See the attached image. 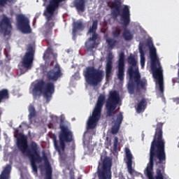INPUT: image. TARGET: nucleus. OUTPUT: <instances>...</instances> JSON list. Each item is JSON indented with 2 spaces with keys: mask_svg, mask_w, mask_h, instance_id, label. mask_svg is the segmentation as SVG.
Returning <instances> with one entry per match:
<instances>
[{
  "mask_svg": "<svg viewBox=\"0 0 179 179\" xmlns=\"http://www.w3.org/2000/svg\"><path fill=\"white\" fill-rule=\"evenodd\" d=\"M164 123L158 122L155 129V133L150 149V161L145 169V174L148 179H166L167 174L164 170V166H161L156 169L155 176H153V166L156 159V165L163 164L166 162V141L163 138Z\"/></svg>",
  "mask_w": 179,
  "mask_h": 179,
  "instance_id": "obj_1",
  "label": "nucleus"
},
{
  "mask_svg": "<svg viewBox=\"0 0 179 179\" xmlns=\"http://www.w3.org/2000/svg\"><path fill=\"white\" fill-rule=\"evenodd\" d=\"M17 148L22 153H27V156L29 157L31 162V166L34 173H37V164L36 163H41L43 160L45 164V179H52V167L50 161H48V157L45 152H42V157L40 156V152H38V145L35 141H31L29 148L27 143V138L23 134H20V137L17 141Z\"/></svg>",
  "mask_w": 179,
  "mask_h": 179,
  "instance_id": "obj_2",
  "label": "nucleus"
},
{
  "mask_svg": "<svg viewBox=\"0 0 179 179\" xmlns=\"http://www.w3.org/2000/svg\"><path fill=\"white\" fill-rule=\"evenodd\" d=\"M62 77V70L61 69V66L56 64L53 69L46 72V78L49 82L45 83L44 80H40L34 84L32 89L33 95L37 97V96L43 94L46 101L48 103L50 102L52 94L55 92V85L52 82H57Z\"/></svg>",
  "mask_w": 179,
  "mask_h": 179,
  "instance_id": "obj_3",
  "label": "nucleus"
},
{
  "mask_svg": "<svg viewBox=\"0 0 179 179\" xmlns=\"http://www.w3.org/2000/svg\"><path fill=\"white\" fill-rule=\"evenodd\" d=\"M129 67L127 69V74L129 75V83L127 84V89L129 94L139 92L141 89H146L148 86V80L146 79H141V73H139V68L138 67V61L134 56H129L127 58Z\"/></svg>",
  "mask_w": 179,
  "mask_h": 179,
  "instance_id": "obj_4",
  "label": "nucleus"
},
{
  "mask_svg": "<svg viewBox=\"0 0 179 179\" xmlns=\"http://www.w3.org/2000/svg\"><path fill=\"white\" fill-rule=\"evenodd\" d=\"M112 8L114 10L112 11V15L113 17H118L120 16L121 22H123L124 29L122 33V37L125 41H131L134 39V34L131 32V30L127 29L131 23V13L129 11V7L128 6H124L122 9L121 13V2L120 0H115L112 2Z\"/></svg>",
  "mask_w": 179,
  "mask_h": 179,
  "instance_id": "obj_5",
  "label": "nucleus"
},
{
  "mask_svg": "<svg viewBox=\"0 0 179 179\" xmlns=\"http://www.w3.org/2000/svg\"><path fill=\"white\" fill-rule=\"evenodd\" d=\"M147 44L150 48V58L151 59V71H152V76L157 79L159 85L160 93H164V82L163 80V70L160 65V62L157 59V52L156 48L153 46V42L150 40L147 41Z\"/></svg>",
  "mask_w": 179,
  "mask_h": 179,
  "instance_id": "obj_6",
  "label": "nucleus"
},
{
  "mask_svg": "<svg viewBox=\"0 0 179 179\" xmlns=\"http://www.w3.org/2000/svg\"><path fill=\"white\" fill-rule=\"evenodd\" d=\"M64 1L65 0H50L49 5L46 6V10L43 13L44 16L46 17L47 22L45 24V29L43 31V35L48 44H50V38L52 36V27L55 25L54 22L51 20H52V17H54L55 10L59 8L60 3Z\"/></svg>",
  "mask_w": 179,
  "mask_h": 179,
  "instance_id": "obj_7",
  "label": "nucleus"
},
{
  "mask_svg": "<svg viewBox=\"0 0 179 179\" xmlns=\"http://www.w3.org/2000/svg\"><path fill=\"white\" fill-rule=\"evenodd\" d=\"M83 75L87 83L91 86H97L104 78V71L94 66L86 67L83 71Z\"/></svg>",
  "mask_w": 179,
  "mask_h": 179,
  "instance_id": "obj_8",
  "label": "nucleus"
},
{
  "mask_svg": "<svg viewBox=\"0 0 179 179\" xmlns=\"http://www.w3.org/2000/svg\"><path fill=\"white\" fill-rule=\"evenodd\" d=\"M106 102V95L101 94L98 97L96 106L92 112V115L90 117L87 125L88 129H94L97 122L101 117V110H103V106Z\"/></svg>",
  "mask_w": 179,
  "mask_h": 179,
  "instance_id": "obj_9",
  "label": "nucleus"
},
{
  "mask_svg": "<svg viewBox=\"0 0 179 179\" xmlns=\"http://www.w3.org/2000/svg\"><path fill=\"white\" fill-rule=\"evenodd\" d=\"M111 167H113V162L110 157H106L103 159L101 166H100V162H99L97 169L99 179H111L113 177Z\"/></svg>",
  "mask_w": 179,
  "mask_h": 179,
  "instance_id": "obj_10",
  "label": "nucleus"
},
{
  "mask_svg": "<svg viewBox=\"0 0 179 179\" xmlns=\"http://www.w3.org/2000/svg\"><path fill=\"white\" fill-rule=\"evenodd\" d=\"M59 128L61 129L59 134V146L64 152L65 150V142L69 143V142H72L73 138L72 131L69 130L68 126L64 124L62 119L60 120Z\"/></svg>",
  "mask_w": 179,
  "mask_h": 179,
  "instance_id": "obj_11",
  "label": "nucleus"
},
{
  "mask_svg": "<svg viewBox=\"0 0 179 179\" xmlns=\"http://www.w3.org/2000/svg\"><path fill=\"white\" fill-rule=\"evenodd\" d=\"M118 103H120V94H118V92L115 90L110 92L106 104L108 117H113Z\"/></svg>",
  "mask_w": 179,
  "mask_h": 179,
  "instance_id": "obj_12",
  "label": "nucleus"
},
{
  "mask_svg": "<svg viewBox=\"0 0 179 179\" xmlns=\"http://www.w3.org/2000/svg\"><path fill=\"white\" fill-rule=\"evenodd\" d=\"M36 54V49L33 45H29L27 48V51L22 59V64L25 69H31L33 66V62L34 61V55Z\"/></svg>",
  "mask_w": 179,
  "mask_h": 179,
  "instance_id": "obj_13",
  "label": "nucleus"
},
{
  "mask_svg": "<svg viewBox=\"0 0 179 179\" xmlns=\"http://www.w3.org/2000/svg\"><path fill=\"white\" fill-rule=\"evenodd\" d=\"M17 23L19 29H21L22 33H31V29L30 28V21L29 18L24 15H17Z\"/></svg>",
  "mask_w": 179,
  "mask_h": 179,
  "instance_id": "obj_14",
  "label": "nucleus"
},
{
  "mask_svg": "<svg viewBox=\"0 0 179 179\" xmlns=\"http://www.w3.org/2000/svg\"><path fill=\"white\" fill-rule=\"evenodd\" d=\"M12 31V22L10 18L3 15L0 20V33H3V36H9Z\"/></svg>",
  "mask_w": 179,
  "mask_h": 179,
  "instance_id": "obj_15",
  "label": "nucleus"
},
{
  "mask_svg": "<svg viewBox=\"0 0 179 179\" xmlns=\"http://www.w3.org/2000/svg\"><path fill=\"white\" fill-rule=\"evenodd\" d=\"M117 68V79L122 82L125 76V53L124 52H120L119 55Z\"/></svg>",
  "mask_w": 179,
  "mask_h": 179,
  "instance_id": "obj_16",
  "label": "nucleus"
},
{
  "mask_svg": "<svg viewBox=\"0 0 179 179\" xmlns=\"http://www.w3.org/2000/svg\"><path fill=\"white\" fill-rule=\"evenodd\" d=\"M126 153V164L127 166L128 172L129 174H134V169H132V159L134 157L132 156V153H131V150L129 148H125Z\"/></svg>",
  "mask_w": 179,
  "mask_h": 179,
  "instance_id": "obj_17",
  "label": "nucleus"
},
{
  "mask_svg": "<svg viewBox=\"0 0 179 179\" xmlns=\"http://www.w3.org/2000/svg\"><path fill=\"white\" fill-rule=\"evenodd\" d=\"M52 139H53L54 146L57 152H58L61 160L65 162V160H66V154L65 153V150H62V148H61V145H58V141H57V136H55V134L52 135ZM61 150L62 152H61Z\"/></svg>",
  "mask_w": 179,
  "mask_h": 179,
  "instance_id": "obj_18",
  "label": "nucleus"
},
{
  "mask_svg": "<svg viewBox=\"0 0 179 179\" xmlns=\"http://www.w3.org/2000/svg\"><path fill=\"white\" fill-rule=\"evenodd\" d=\"M97 26H99V21L97 20L93 21L92 26L90 27L88 30V33H92V37L90 38L91 41H94L96 43V40H97L98 34L96 33L97 31Z\"/></svg>",
  "mask_w": 179,
  "mask_h": 179,
  "instance_id": "obj_19",
  "label": "nucleus"
},
{
  "mask_svg": "<svg viewBox=\"0 0 179 179\" xmlns=\"http://www.w3.org/2000/svg\"><path fill=\"white\" fill-rule=\"evenodd\" d=\"M10 171H12V166L7 164L0 174V179H10Z\"/></svg>",
  "mask_w": 179,
  "mask_h": 179,
  "instance_id": "obj_20",
  "label": "nucleus"
},
{
  "mask_svg": "<svg viewBox=\"0 0 179 179\" xmlns=\"http://www.w3.org/2000/svg\"><path fill=\"white\" fill-rule=\"evenodd\" d=\"M146 107H148V102L145 98H143L137 104V107L136 108V113L138 114L143 113L146 110Z\"/></svg>",
  "mask_w": 179,
  "mask_h": 179,
  "instance_id": "obj_21",
  "label": "nucleus"
},
{
  "mask_svg": "<svg viewBox=\"0 0 179 179\" xmlns=\"http://www.w3.org/2000/svg\"><path fill=\"white\" fill-rule=\"evenodd\" d=\"M86 0H74L73 5L78 12H85Z\"/></svg>",
  "mask_w": 179,
  "mask_h": 179,
  "instance_id": "obj_22",
  "label": "nucleus"
},
{
  "mask_svg": "<svg viewBox=\"0 0 179 179\" xmlns=\"http://www.w3.org/2000/svg\"><path fill=\"white\" fill-rule=\"evenodd\" d=\"M85 30V24L82 22H76L73 24V34H76L78 31Z\"/></svg>",
  "mask_w": 179,
  "mask_h": 179,
  "instance_id": "obj_23",
  "label": "nucleus"
},
{
  "mask_svg": "<svg viewBox=\"0 0 179 179\" xmlns=\"http://www.w3.org/2000/svg\"><path fill=\"white\" fill-rule=\"evenodd\" d=\"M6 100H9V90L2 89L0 90V104Z\"/></svg>",
  "mask_w": 179,
  "mask_h": 179,
  "instance_id": "obj_24",
  "label": "nucleus"
},
{
  "mask_svg": "<svg viewBox=\"0 0 179 179\" xmlns=\"http://www.w3.org/2000/svg\"><path fill=\"white\" fill-rule=\"evenodd\" d=\"M111 72H113V62L111 59L108 60L106 67V79H108L111 76Z\"/></svg>",
  "mask_w": 179,
  "mask_h": 179,
  "instance_id": "obj_25",
  "label": "nucleus"
},
{
  "mask_svg": "<svg viewBox=\"0 0 179 179\" xmlns=\"http://www.w3.org/2000/svg\"><path fill=\"white\" fill-rule=\"evenodd\" d=\"M50 55H53V57H57V55L54 54V50H52V48H48V49L45 50V52L43 54V59L45 61H46V59H48V58L50 57Z\"/></svg>",
  "mask_w": 179,
  "mask_h": 179,
  "instance_id": "obj_26",
  "label": "nucleus"
},
{
  "mask_svg": "<svg viewBox=\"0 0 179 179\" xmlns=\"http://www.w3.org/2000/svg\"><path fill=\"white\" fill-rule=\"evenodd\" d=\"M139 52H140V55H141V68H144L145 67V51H143V48H142V46H140L139 48Z\"/></svg>",
  "mask_w": 179,
  "mask_h": 179,
  "instance_id": "obj_27",
  "label": "nucleus"
},
{
  "mask_svg": "<svg viewBox=\"0 0 179 179\" xmlns=\"http://www.w3.org/2000/svg\"><path fill=\"white\" fill-rule=\"evenodd\" d=\"M28 111L29 113V120H31L32 118H34L36 117V108L33 105H29L28 108Z\"/></svg>",
  "mask_w": 179,
  "mask_h": 179,
  "instance_id": "obj_28",
  "label": "nucleus"
},
{
  "mask_svg": "<svg viewBox=\"0 0 179 179\" xmlns=\"http://www.w3.org/2000/svg\"><path fill=\"white\" fill-rule=\"evenodd\" d=\"M106 43L109 47V48H114L117 43V40L111 38H108L106 39Z\"/></svg>",
  "mask_w": 179,
  "mask_h": 179,
  "instance_id": "obj_29",
  "label": "nucleus"
},
{
  "mask_svg": "<svg viewBox=\"0 0 179 179\" xmlns=\"http://www.w3.org/2000/svg\"><path fill=\"white\" fill-rule=\"evenodd\" d=\"M17 0H0V6L3 7L6 5H8V3H16Z\"/></svg>",
  "mask_w": 179,
  "mask_h": 179,
  "instance_id": "obj_30",
  "label": "nucleus"
},
{
  "mask_svg": "<svg viewBox=\"0 0 179 179\" xmlns=\"http://www.w3.org/2000/svg\"><path fill=\"white\" fill-rule=\"evenodd\" d=\"M122 30L120 28H115V30L112 31V34L114 37V38H120V36H121Z\"/></svg>",
  "mask_w": 179,
  "mask_h": 179,
  "instance_id": "obj_31",
  "label": "nucleus"
},
{
  "mask_svg": "<svg viewBox=\"0 0 179 179\" xmlns=\"http://www.w3.org/2000/svg\"><path fill=\"white\" fill-rule=\"evenodd\" d=\"M124 120V116H122V113H120L117 115V117L115 124H117V125L121 126V124H122V120Z\"/></svg>",
  "mask_w": 179,
  "mask_h": 179,
  "instance_id": "obj_32",
  "label": "nucleus"
},
{
  "mask_svg": "<svg viewBox=\"0 0 179 179\" xmlns=\"http://www.w3.org/2000/svg\"><path fill=\"white\" fill-rule=\"evenodd\" d=\"M120 124H115V125L112 127L111 133L113 135H116V134L120 131Z\"/></svg>",
  "mask_w": 179,
  "mask_h": 179,
  "instance_id": "obj_33",
  "label": "nucleus"
},
{
  "mask_svg": "<svg viewBox=\"0 0 179 179\" xmlns=\"http://www.w3.org/2000/svg\"><path fill=\"white\" fill-rule=\"evenodd\" d=\"M113 149L114 150H117L118 149V137H115L113 142Z\"/></svg>",
  "mask_w": 179,
  "mask_h": 179,
  "instance_id": "obj_34",
  "label": "nucleus"
},
{
  "mask_svg": "<svg viewBox=\"0 0 179 179\" xmlns=\"http://www.w3.org/2000/svg\"><path fill=\"white\" fill-rule=\"evenodd\" d=\"M14 133L16 134V135H18V137L17 138V139H19V138H20V134L24 135V136L27 138V137L24 134H23L22 133L19 134V129H17V128H14Z\"/></svg>",
  "mask_w": 179,
  "mask_h": 179,
  "instance_id": "obj_35",
  "label": "nucleus"
},
{
  "mask_svg": "<svg viewBox=\"0 0 179 179\" xmlns=\"http://www.w3.org/2000/svg\"><path fill=\"white\" fill-rule=\"evenodd\" d=\"M95 45H96V42H94L92 44L90 45L89 46H87L88 51H92V50L94 48Z\"/></svg>",
  "mask_w": 179,
  "mask_h": 179,
  "instance_id": "obj_36",
  "label": "nucleus"
},
{
  "mask_svg": "<svg viewBox=\"0 0 179 179\" xmlns=\"http://www.w3.org/2000/svg\"><path fill=\"white\" fill-rule=\"evenodd\" d=\"M9 50H10L9 48H6L4 49V54H5L6 57V58H8V54H9Z\"/></svg>",
  "mask_w": 179,
  "mask_h": 179,
  "instance_id": "obj_37",
  "label": "nucleus"
},
{
  "mask_svg": "<svg viewBox=\"0 0 179 179\" xmlns=\"http://www.w3.org/2000/svg\"><path fill=\"white\" fill-rule=\"evenodd\" d=\"M2 55V48L0 46V57Z\"/></svg>",
  "mask_w": 179,
  "mask_h": 179,
  "instance_id": "obj_38",
  "label": "nucleus"
},
{
  "mask_svg": "<svg viewBox=\"0 0 179 179\" xmlns=\"http://www.w3.org/2000/svg\"><path fill=\"white\" fill-rule=\"evenodd\" d=\"M20 73H22V74H23V73H24V72H26V71H23V70L22 69H20Z\"/></svg>",
  "mask_w": 179,
  "mask_h": 179,
  "instance_id": "obj_39",
  "label": "nucleus"
},
{
  "mask_svg": "<svg viewBox=\"0 0 179 179\" xmlns=\"http://www.w3.org/2000/svg\"><path fill=\"white\" fill-rule=\"evenodd\" d=\"M3 62L2 60H0V66L1 65H3Z\"/></svg>",
  "mask_w": 179,
  "mask_h": 179,
  "instance_id": "obj_40",
  "label": "nucleus"
},
{
  "mask_svg": "<svg viewBox=\"0 0 179 179\" xmlns=\"http://www.w3.org/2000/svg\"><path fill=\"white\" fill-rule=\"evenodd\" d=\"M27 124V123H26V122H22V125H26Z\"/></svg>",
  "mask_w": 179,
  "mask_h": 179,
  "instance_id": "obj_41",
  "label": "nucleus"
},
{
  "mask_svg": "<svg viewBox=\"0 0 179 179\" xmlns=\"http://www.w3.org/2000/svg\"><path fill=\"white\" fill-rule=\"evenodd\" d=\"M21 127H22V124H20V125H19V128H21Z\"/></svg>",
  "mask_w": 179,
  "mask_h": 179,
  "instance_id": "obj_42",
  "label": "nucleus"
},
{
  "mask_svg": "<svg viewBox=\"0 0 179 179\" xmlns=\"http://www.w3.org/2000/svg\"><path fill=\"white\" fill-rule=\"evenodd\" d=\"M37 17H38V16H36V19H37Z\"/></svg>",
  "mask_w": 179,
  "mask_h": 179,
  "instance_id": "obj_43",
  "label": "nucleus"
}]
</instances>
